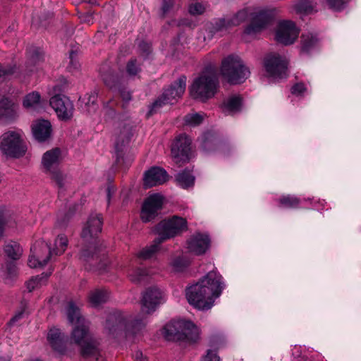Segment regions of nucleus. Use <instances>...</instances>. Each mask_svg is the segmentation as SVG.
Returning <instances> with one entry per match:
<instances>
[{
	"label": "nucleus",
	"mask_w": 361,
	"mask_h": 361,
	"mask_svg": "<svg viewBox=\"0 0 361 361\" xmlns=\"http://www.w3.org/2000/svg\"><path fill=\"white\" fill-rule=\"evenodd\" d=\"M164 335L169 340L195 342L199 338V329L189 321L173 320L164 326Z\"/></svg>",
	"instance_id": "6"
},
{
	"label": "nucleus",
	"mask_w": 361,
	"mask_h": 361,
	"mask_svg": "<svg viewBox=\"0 0 361 361\" xmlns=\"http://www.w3.org/2000/svg\"><path fill=\"white\" fill-rule=\"evenodd\" d=\"M166 171L159 167H152L145 173L144 185L151 188L164 183L167 180Z\"/></svg>",
	"instance_id": "20"
},
{
	"label": "nucleus",
	"mask_w": 361,
	"mask_h": 361,
	"mask_svg": "<svg viewBox=\"0 0 361 361\" xmlns=\"http://www.w3.org/2000/svg\"><path fill=\"white\" fill-rule=\"evenodd\" d=\"M65 311L68 322L73 325L71 339L81 347L82 355L95 357L97 361H105L99 355V343L93 340L90 334V323L81 315L80 308L70 301Z\"/></svg>",
	"instance_id": "2"
},
{
	"label": "nucleus",
	"mask_w": 361,
	"mask_h": 361,
	"mask_svg": "<svg viewBox=\"0 0 361 361\" xmlns=\"http://www.w3.org/2000/svg\"><path fill=\"white\" fill-rule=\"evenodd\" d=\"M115 190H116V189H115V188L113 185H109L107 186V188H106V195H107L108 203H109L111 197V195L113 194H114Z\"/></svg>",
	"instance_id": "52"
},
{
	"label": "nucleus",
	"mask_w": 361,
	"mask_h": 361,
	"mask_svg": "<svg viewBox=\"0 0 361 361\" xmlns=\"http://www.w3.org/2000/svg\"><path fill=\"white\" fill-rule=\"evenodd\" d=\"M82 256H83L84 257H89V255L87 254V252H86V251H83V252H82Z\"/></svg>",
	"instance_id": "56"
},
{
	"label": "nucleus",
	"mask_w": 361,
	"mask_h": 361,
	"mask_svg": "<svg viewBox=\"0 0 361 361\" xmlns=\"http://www.w3.org/2000/svg\"><path fill=\"white\" fill-rule=\"evenodd\" d=\"M221 73L230 84H240L250 76V70L237 55H229L221 62Z\"/></svg>",
	"instance_id": "7"
},
{
	"label": "nucleus",
	"mask_w": 361,
	"mask_h": 361,
	"mask_svg": "<svg viewBox=\"0 0 361 361\" xmlns=\"http://www.w3.org/2000/svg\"><path fill=\"white\" fill-rule=\"evenodd\" d=\"M186 80V77L181 75L177 81L171 84L169 87L165 89L161 95L151 105L149 114H152L157 112L164 105L176 103L185 90Z\"/></svg>",
	"instance_id": "11"
},
{
	"label": "nucleus",
	"mask_w": 361,
	"mask_h": 361,
	"mask_svg": "<svg viewBox=\"0 0 361 361\" xmlns=\"http://www.w3.org/2000/svg\"><path fill=\"white\" fill-rule=\"evenodd\" d=\"M164 197L159 194L149 195L144 202L140 217L143 222H149L154 219L161 209Z\"/></svg>",
	"instance_id": "14"
},
{
	"label": "nucleus",
	"mask_w": 361,
	"mask_h": 361,
	"mask_svg": "<svg viewBox=\"0 0 361 361\" xmlns=\"http://www.w3.org/2000/svg\"><path fill=\"white\" fill-rule=\"evenodd\" d=\"M4 251L10 258L18 259L21 256L23 250L16 242H10L5 245Z\"/></svg>",
	"instance_id": "34"
},
{
	"label": "nucleus",
	"mask_w": 361,
	"mask_h": 361,
	"mask_svg": "<svg viewBox=\"0 0 361 361\" xmlns=\"http://www.w3.org/2000/svg\"><path fill=\"white\" fill-rule=\"evenodd\" d=\"M131 136V127L129 126H124L116 133L115 149L118 157L121 156L123 148L129 143Z\"/></svg>",
	"instance_id": "24"
},
{
	"label": "nucleus",
	"mask_w": 361,
	"mask_h": 361,
	"mask_svg": "<svg viewBox=\"0 0 361 361\" xmlns=\"http://www.w3.org/2000/svg\"><path fill=\"white\" fill-rule=\"evenodd\" d=\"M97 100V94L95 92L91 93L89 96V99L87 104L92 103V104L95 103Z\"/></svg>",
	"instance_id": "54"
},
{
	"label": "nucleus",
	"mask_w": 361,
	"mask_h": 361,
	"mask_svg": "<svg viewBox=\"0 0 361 361\" xmlns=\"http://www.w3.org/2000/svg\"><path fill=\"white\" fill-rule=\"evenodd\" d=\"M230 21L228 18H220L215 21L207 25L206 31L207 32V37H212L215 34L226 30L230 26L228 22Z\"/></svg>",
	"instance_id": "28"
},
{
	"label": "nucleus",
	"mask_w": 361,
	"mask_h": 361,
	"mask_svg": "<svg viewBox=\"0 0 361 361\" xmlns=\"http://www.w3.org/2000/svg\"><path fill=\"white\" fill-rule=\"evenodd\" d=\"M133 357L135 361H148L146 357L143 356V354L141 351L137 350L133 354Z\"/></svg>",
	"instance_id": "51"
},
{
	"label": "nucleus",
	"mask_w": 361,
	"mask_h": 361,
	"mask_svg": "<svg viewBox=\"0 0 361 361\" xmlns=\"http://www.w3.org/2000/svg\"><path fill=\"white\" fill-rule=\"evenodd\" d=\"M27 148L21 131H7L0 137V151L11 158H19L26 152Z\"/></svg>",
	"instance_id": "10"
},
{
	"label": "nucleus",
	"mask_w": 361,
	"mask_h": 361,
	"mask_svg": "<svg viewBox=\"0 0 361 361\" xmlns=\"http://www.w3.org/2000/svg\"><path fill=\"white\" fill-rule=\"evenodd\" d=\"M102 78L105 85L110 88L114 87L118 82L117 75L111 72L102 74Z\"/></svg>",
	"instance_id": "41"
},
{
	"label": "nucleus",
	"mask_w": 361,
	"mask_h": 361,
	"mask_svg": "<svg viewBox=\"0 0 361 361\" xmlns=\"http://www.w3.org/2000/svg\"><path fill=\"white\" fill-rule=\"evenodd\" d=\"M174 0H164L161 6L162 15L168 14L173 8Z\"/></svg>",
	"instance_id": "47"
},
{
	"label": "nucleus",
	"mask_w": 361,
	"mask_h": 361,
	"mask_svg": "<svg viewBox=\"0 0 361 361\" xmlns=\"http://www.w3.org/2000/svg\"><path fill=\"white\" fill-rule=\"evenodd\" d=\"M191 140L185 135H178L171 147V155L176 164L185 162L189 159Z\"/></svg>",
	"instance_id": "15"
},
{
	"label": "nucleus",
	"mask_w": 361,
	"mask_h": 361,
	"mask_svg": "<svg viewBox=\"0 0 361 361\" xmlns=\"http://www.w3.org/2000/svg\"><path fill=\"white\" fill-rule=\"evenodd\" d=\"M47 339L51 348L55 351L61 354L65 353V336L61 334L59 329H51L49 331Z\"/></svg>",
	"instance_id": "23"
},
{
	"label": "nucleus",
	"mask_w": 361,
	"mask_h": 361,
	"mask_svg": "<svg viewBox=\"0 0 361 361\" xmlns=\"http://www.w3.org/2000/svg\"><path fill=\"white\" fill-rule=\"evenodd\" d=\"M279 202L284 207L295 208L299 204L300 200L295 197L287 195L280 198Z\"/></svg>",
	"instance_id": "39"
},
{
	"label": "nucleus",
	"mask_w": 361,
	"mask_h": 361,
	"mask_svg": "<svg viewBox=\"0 0 361 361\" xmlns=\"http://www.w3.org/2000/svg\"><path fill=\"white\" fill-rule=\"evenodd\" d=\"M68 245V239L64 235H59L51 248L44 241H37L31 247V255L28 259V265L31 268L43 267L50 260L53 255H60Z\"/></svg>",
	"instance_id": "4"
},
{
	"label": "nucleus",
	"mask_w": 361,
	"mask_h": 361,
	"mask_svg": "<svg viewBox=\"0 0 361 361\" xmlns=\"http://www.w3.org/2000/svg\"><path fill=\"white\" fill-rule=\"evenodd\" d=\"M69 58H70V63L68 66V69L69 70V71L73 72L74 71L78 70L80 67V63L76 58V54L74 51H71L70 53Z\"/></svg>",
	"instance_id": "46"
},
{
	"label": "nucleus",
	"mask_w": 361,
	"mask_h": 361,
	"mask_svg": "<svg viewBox=\"0 0 361 361\" xmlns=\"http://www.w3.org/2000/svg\"><path fill=\"white\" fill-rule=\"evenodd\" d=\"M0 361H9V360L8 358L1 357Z\"/></svg>",
	"instance_id": "55"
},
{
	"label": "nucleus",
	"mask_w": 361,
	"mask_h": 361,
	"mask_svg": "<svg viewBox=\"0 0 361 361\" xmlns=\"http://www.w3.org/2000/svg\"><path fill=\"white\" fill-rule=\"evenodd\" d=\"M248 16V11L243 9L238 11L233 18H228L230 21L228 22L232 26L238 25L243 23Z\"/></svg>",
	"instance_id": "38"
},
{
	"label": "nucleus",
	"mask_w": 361,
	"mask_h": 361,
	"mask_svg": "<svg viewBox=\"0 0 361 361\" xmlns=\"http://www.w3.org/2000/svg\"><path fill=\"white\" fill-rule=\"evenodd\" d=\"M161 243H157V238L154 240L153 243L137 253V257L141 259H149L158 251L159 246Z\"/></svg>",
	"instance_id": "33"
},
{
	"label": "nucleus",
	"mask_w": 361,
	"mask_h": 361,
	"mask_svg": "<svg viewBox=\"0 0 361 361\" xmlns=\"http://www.w3.org/2000/svg\"><path fill=\"white\" fill-rule=\"evenodd\" d=\"M140 67L136 59L130 60L126 65V73L129 76H135L140 71Z\"/></svg>",
	"instance_id": "44"
},
{
	"label": "nucleus",
	"mask_w": 361,
	"mask_h": 361,
	"mask_svg": "<svg viewBox=\"0 0 361 361\" xmlns=\"http://www.w3.org/2000/svg\"><path fill=\"white\" fill-rule=\"evenodd\" d=\"M287 67V60L279 54L269 55L264 60L267 76L274 80L286 78Z\"/></svg>",
	"instance_id": "13"
},
{
	"label": "nucleus",
	"mask_w": 361,
	"mask_h": 361,
	"mask_svg": "<svg viewBox=\"0 0 361 361\" xmlns=\"http://www.w3.org/2000/svg\"><path fill=\"white\" fill-rule=\"evenodd\" d=\"M210 246V239L207 234L196 233L187 241L188 251L196 255L204 254Z\"/></svg>",
	"instance_id": "18"
},
{
	"label": "nucleus",
	"mask_w": 361,
	"mask_h": 361,
	"mask_svg": "<svg viewBox=\"0 0 361 361\" xmlns=\"http://www.w3.org/2000/svg\"><path fill=\"white\" fill-rule=\"evenodd\" d=\"M184 120L187 125L196 126L202 123L203 116L198 113L188 114L185 116Z\"/></svg>",
	"instance_id": "40"
},
{
	"label": "nucleus",
	"mask_w": 361,
	"mask_h": 361,
	"mask_svg": "<svg viewBox=\"0 0 361 361\" xmlns=\"http://www.w3.org/2000/svg\"><path fill=\"white\" fill-rule=\"evenodd\" d=\"M302 51L308 52L316 46L317 38L312 34L302 35Z\"/></svg>",
	"instance_id": "36"
},
{
	"label": "nucleus",
	"mask_w": 361,
	"mask_h": 361,
	"mask_svg": "<svg viewBox=\"0 0 361 361\" xmlns=\"http://www.w3.org/2000/svg\"><path fill=\"white\" fill-rule=\"evenodd\" d=\"M18 271L15 264L12 262L7 263L2 266L1 269V279L4 283L11 284L17 278Z\"/></svg>",
	"instance_id": "30"
},
{
	"label": "nucleus",
	"mask_w": 361,
	"mask_h": 361,
	"mask_svg": "<svg viewBox=\"0 0 361 361\" xmlns=\"http://www.w3.org/2000/svg\"><path fill=\"white\" fill-rule=\"evenodd\" d=\"M224 288L222 276L216 271H212L197 283L188 288L186 298L195 307L207 310L213 306L214 299L221 295Z\"/></svg>",
	"instance_id": "3"
},
{
	"label": "nucleus",
	"mask_w": 361,
	"mask_h": 361,
	"mask_svg": "<svg viewBox=\"0 0 361 361\" xmlns=\"http://www.w3.org/2000/svg\"><path fill=\"white\" fill-rule=\"evenodd\" d=\"M298 13H309L313 11V6L308 0H300L295 6Z\"/></svg>",
	"instance_id": "37"
},
{
	"label": "nucleus",
	"mask_w": 361,
	"mask_h": 361,
	"mask_svg": "<svg viewBox=\"0 0 361 361\" xmlns=\"http://www.w3.org/2000/svg\"><path fill=\"white\" fill-rule=\"evenodd\" d=\"M205 11V6L202 3L195 2L190 4L189 7V12L192 15H200Z\"/></svg>",
	"instance_id": "45"
},
{
	"label": "nucleus",
	"mask_w": 361,
	"mask_h": 361,
	"mask_svg": "<svg viewBox=\"0 0 361 361\" xmlns=\"http://www.w3.org/2000/svg\"><path fill=\"white\" fill-rule=\"evenodd\" d=\"M32 130L33 136L37 140L44 142L50 137L52 128L49 121L38 119L32 123Z\"/></svg>",
	"instance_id": "22"
},
{
	"label": "nucleus",
	"mask_w": 361,
	"mask_h": 361,
	"mask_svg": "<svg viewBox=\"0 0 361 361\" xmlns=\"http://www.w3.org/2000/svg\"><path fill=\"white\" fill-rule=\"evenodd\" d=\"M17 115V106L8 97H0V118L13 119Z\"/></svg>",
	"instance_id": "25"
},
{
	"label": "nucleus",
	"mask_w": 361,
	"mask_h": 361,
	"mask_svg": "<svg viewBox=\"0 0 361 361\" xmlns=\"http://www.w3.org/2000/svg\"><path fill=\"white\" fill-rule=\"evenodd\" d=\"M271 20V16L267 11H261L253 13L252 23L246 27L245 32L248 35L256 33L264 28Z\"/></svg>",
	"instance_id": "21"
},
{
	"label": "nucleus",
	"mask_w": 361,
	"mask_h": 361,
	"mask_svg": "<svg viewBox=\"0 0 361 361\" xmlns=\"http://www.w3.org/2000/svg\"><path fill=\"white\" fill-rule=\"evenodd\" d=\"M299 35V30L294 23L290 20H283L279 23L276 32V39L284 45L293 44Z\"/></svg>",
	"instance_id": "17"
},
{
	"label": "nucleus",
	"mask_w": 361,
	"mask_h": 361,
	"mask_svg": "<svg viewBox=\"0 0 361 361\" xmlns=\"http://www.w3.org/2000/svg\"><path fill=\"white\" fill-rule=\"evenodd\" d=\"M306 91V87L303 83H297L291 88V92L296 96L302 95Z\"/></svg>",
	"instance_id": "48"
},
{
	"label": "nucleus",
	"mask_w": 361,
	"mask_h": 361,
	"mask_svg": "<svg viewBox=\"0 0 361 361\" xmlns=\"http://www.w3.org/2000/svg\"><path fill=\"white\" fill-rule=\"evenodd\" d=\"M23 106L29 111H35L42 107V100L40 94L36 91L27 94L23 100Z\"/></svg>",
	"instance_id": "27"
},
{
	"label": "nucleus",
	"mask_w": 361,
	"mask_h": 361,
	"mask_svg": "<svg viewBox=\"0 0 361 361\" xmlns=\"http://www.w3.org/2000/svg\"><path fill=\"white\" fill-rule=\"evenodd\" d=\"M49 274H42L41 275L32 277L26 282V288L29 292H31L37 288H39L44 285L49 277Z\"/></svg>",
	"instance_id": "32"
},
{
	"label": "nucleus",
	"mask_w": 361,
	"mask_h": 361,
	"mask_svg": "<svg viewBox=\"0 0 361 361\" xmlns=\"http://www.w3.org/2000/svg\"><path fill=\"white\" fill-rule=\"evenodd\" d=\"M219 87L217 72L215 68L207 67L201 75L195 78L190 92L194 98L205 101L216 94Z\"/></svg>",
	"instance_id": "5"
},
{
	"label": "nucleus",
	"mask_w": 361,
	"mask_h": 361,
	"mask_svg": "<svg viewBox=\"0 0 361 361\" xmlns=\"http://www.w3.org/2000/svg\"><path fill=\"white\" fill-rule=\"evenodd\" d=\"M121 96L123 100L126 102L130 101L131 99V94L129 91L122 90L121 92Z\"/></svg>",
	"instance_id": "53"
},
{
	"label": "nucleus",
	"mask_w": 361,
	"mask_h": 361,
	"mask_svg": "<svg viewBox=\"0 0 361 361\" xmlns=\"http://www.w3.org/2000/svg\"><path fill=\"white\" fill-rule=\"evenodd\" d=\"M42 60V54L41 51L36 48H32L28 51L27 61L24 73H20L16 66L3 68L0 65V79L6 80L14 77L24 81L27 76L38 71V66Z\"/></svg>",
	"instance_id": "9"
},
{
	"label": "nucleus",
	"mask_w": 361,
	"mask_h": 361,
	"mask_svg": "<svg viewBox=\"0 0 361 361\" xmlns=\"http://www.w3.org/2000/svg\"><path fill=\"white\" fill-rule=\"evenodd\" d=\"M162 301V293L157 287L147 288L141 299L140 314L137 316L124 315L118 311L109 314L105 329L110 334L116 336L123 331L126 337L140 335L147 323V315L152 314Z\"/></svg>",
	"instance_id": "1"
},
{
	"label": "nucleus",
	"mask_w": 361,
	"mask_h": 361,
	"mask_svg": "<svg viewBox=\"0 0 361 361\" xmlns=\"http://www.w3.org/2000/svg\"><path fill=\"white\" fill-rule=\"evenodd\" d=\"M242 99L240 96L233 95L227 98L221 104L222 111L226 114H233L240 110Z\"/></svg>",
	"instance_id": "26"
},
{
	"label": "nucleus",
	"mask_w": 361,
	"mask_h": 361,
	"mask_svg": "<svg viewBox=\"0 0 361 361\" xmlns=\"http://www.w3.org/2000/svg\"><path fill=\"white\" fill-rule=\"evenodd\" d=\"M204 361H220V358L215 351L209 350L204 357Z\"/></svg>",
	"instance_id": "49"
},
{
	"label": "nucleus",
	"mask_w": 361,
	"mask_h": 361,
	"mask_svg": "<svg viewBox=\"0 0 361 361\" xmlns=\"http://www.w3.org/2000/svg\"><path fill=\"white\" fill-rule=\"evenodd\" d=\"M50 105L59 119L68 121L73 117V102L66 96L57 94L50 99Z\"/></svg>",
	"instance_id": "16"
},
{
	"label": "nucleus",
	"mask_w": 361,
	"mask_h": 361,
	"mask_svg": "<svg viewBox=\"0 0 361 361\" xmlns=\"http://www.w3.org/2000/svg\"><path fill=\"white\" fill-rule=\"evenodd\" d=\"M23 312L20 311L18 313H16L9 321L8 323V327L11 328L13 326H15L16 323L18 322L20 319L23 318Z\"/></svg>",
	"instance_id": "50"
},
{
	"label": "nucleus",
	"mask_w": 361,
	"mask_h": 361,
	"mask_svg": "<svg viewBox=\"0 0 361 361\" xmlns=\"http://www.w3.org/2000/svg\"><path fill=\"white\" fill-rule=\"evenodd\" d=\"M61 161V151L58 148L46 152L42 158L44 170L51 175V179L60 189H63L68 183V176L59 169Z\"/></svg>",
	"instance_id": "8"
},
{
	"label": "nucleus",
	"mask_w": 361,
	"mask_h": 361,
	"mask_svg": "<svg viewBox=\"0 0 361 361\" xmlns=\"http://www.w3.org/2000/svg\"><path fill=\"white\" fill-rule=\"evenodd\" d=\"M102 217L100 214H91L82 228L81 233L82 238L86 240H89L91 238L97 237L102 231Z\"/></svg>",
	"instance_id": "19"
},
{
	"label": "nucleus",
	"mask_w": 361,
	"mask_h": 361,
	"mask_svg": "<svg viewBox=\"0 0 361 361\" xmlns=\"http://www.w3.org/2000/svg\"><path fill=\"white\" fill-rule=\"evenodd\" d=\"M109 298V293L105 289H96L90 292L89 302L93 307H97L105 302Z\"/></svg>",
	"instance_id": "31"
},
{
	"label": "nucleus",
	"mask_w": 361,
	"mask_h": 361,
	"mask_svg": "<svg viewBox=\"0 0 361 361\" xmlns=\"http://www.w3.org/2000/svg\"><path fill=\"white\" fill-rule=\"evenodd\" d=\"M189 264V261L184 257H178L171 262V266L176 271H183Z\"/></svg>",
	"instance_id": "42"
},
{
	"label": "nucleus",
	"mask_w": 361,
	"mask_h": 361,
	"mask_svg": "<svg viewBox=\"0 0 361 361\" xmlns=\"http://www.w3.org/2000/svg\"><path fill=\"white\" fill-rule=\"evenodd\" d=\"M148 275V271L141 268H137L130 271L128 274V277L132 282L139 283L143 281Z\"/></svg>",
	"instance_id": "35"
},
{
	"label": "nucleus",
	"mask_w": 361,
	"mask_h": 361,
	"mask_svg": "<svg viewBox=\"0 0 361 361\" xmlns=\"http://www.w3.org/2000/svg\"><path fill=\"white\" fill-rule=\"evenodd\" d=\"M195 178L189 170L185 169L176 176V181L178 186L188 189L194 185Z\"/></svg>",
	"instance_id": "29"
},
{
	"label": "nucleus",
	"mask_w": 361,
	"mask_h": 361,
	"mask_svg": "<svg viewBox=\"0 0 361 361\" xmlns=\"http://www.w3.org/2000/svg\"><path fill=\"white\" fill-rule=\"evenodd\" d=\"M186 230L187 221L183 218L174 216L171 219L163 220L155 228L158 235L157 243H162Z\"/></svg>",
	"instance_id": "12"
},
{
	"label": "nucleus",
	"mask_w": 361,
	"mask_h": 361,
	"mask_svg": "<svg viewBox=\"0 0 361 361\" xmlns=\"http://www.w3.org/2000/svg\"><path fill=\"white\" fill-rule=\"evenodd\" d=\"M327 6L334 11H341L343 9L349 0H324Z\"/></svg>",
	"instance_id": "43"
}]
</instances>
